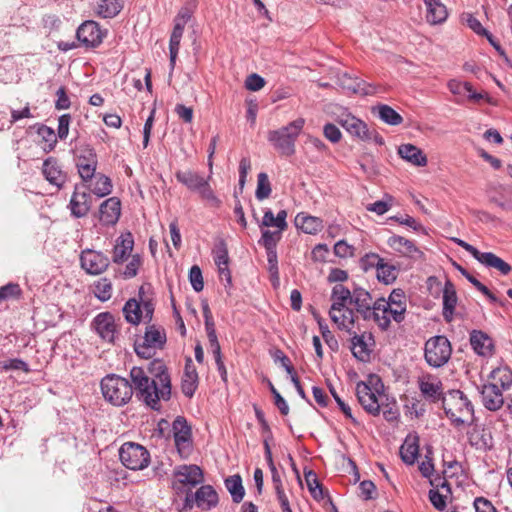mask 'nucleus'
<instances>
[{
    "mask_svg": "<svg viewBox=\"0 0 512 512\" xmlns=\"http://www.w3.org/2000/svg\"><path fill=\"white\" fill-rule=\"evenodd\" d=\"M153 377H149L141 367L130 370L136 397L154 410L159 409L161 400L168 401L171 397V379L167 368L160 361L152 363Z\"/></svg>",
    "mask_w": 512,
    "mask_h": 512,
    "instance_id": "nucleus-1",
    "label": "nucleus"
},
{
    "mask_svg": "<svg viewBox=\"0 0 512 512\" xmlns=\"http://www.w3.org/2000/svg\"><path fill=\"white\" fill-rule=\"evenodd\" d=\"M442 407L446 416L456 425L471 423L474 418V407L467 396L460 390H451L443 398Z\"/></svg>",
    "mask_w": 512,
    "mask_h": 512,
    "instance_id": "nucleus-2",
    "label": "nucleus"
},
{
    "mask_svg": "<svg viewBox=\"0 0 512 512\" xmlns=\"http://www.w3.org/2000/svg\"><path fill=\"white\" fill-rule=\"evenodd\" d=\"M104 399L113 406L122 407L130 402L134 389L126 379L116 374L106 375L100 383Z\"/></svg>",
    "mask_w": 512,
    "mask_h": 512,
    "instance_id": "nucleus-3",
    "label": "nucleus"
},
{
    "mask_svg": "<svg viewBox=\"0 0 512 512\" xmlns=\"http://www.w3.org/2000/svg\"><path fill=\"white\" fill-rule=\"evenodd\" d=\"M175 177L179 183L184 185L188 190L197 192L200 198L208 203L211 207L218 208L221 200L216 196L209 184V178H205L200 173L191 170H178Z\"/></svg>",
    "mask_w": 512,
    "mask_h": 512,
    "instance_id": "nucleus-4",
    "label": "nucleus"
},
{
    "mask_svg": "<svg viewBox=\"0 0 512 512\" xmlns=\"http://www.w3.org/2000/svg\"><path fill=\"white\" fill-rule=\"evenodd\" d=\"M305 124L303 118H298L288 125L277 130L270 131L268 134L269 142L280 154L291 156L295 153V142L301 133Z\"/></svg>",
    "mask_w": 512,
    "mask_h": 512,
    "instance_id": "nucleus-5",
    "label": "nucleus"
},
{
    "mask_svg": "<svg viewBox=\"0 0 512 512\" xmlns=\"http://www.w3.org/2000/svg\"><path fill=\"white\" fill-rule=\"evenodd\" d=\"M451 354V343L443 335L433 336L425 342L424 359L430 367H443L451 358Z\"/></svg>",
    "mask_w": 512,
    "mask_h": 512,
    "instance_id": "nucleus-6",
    "label": "nucleus"
},
{
    "mask_svg": "<svg viewBox=\"0 0 512 512\" xmlns=\"http://www.w3.org/2000/svg\"><path fill=\"white\" fill-rule=\"evenodd\" d=\"M119 457L122 464L131 470H142L150 462L148 450L142 445L133 442H126L121 446Z\"/></svg>",
    "mask_w": 512,
    "mask_h": 512,
    "instance_id": "nucleus-7",
    "label": "nucleus"
},
{
    "mask_svg": "<svg viewBox=\"0 0 512 512\" xmlns=\"http://www.w3.org/2000/svg\"><path fill=\"white\" fill-rule=\"evenodd\" d=\"M452 241L458 246L469 252L479 263L487 268H494L499 271L502 275H508L512 267L509 263L504 261L492 252H481L473 245L459 238H452Z\"/></svg>",
    "mask_w": 512,
    "mask_h": 512,
    "instance_id": "nucleus-8",
    "label": "nucleus"
},
{
    "mask_svg": "<svg viewBox=\"0 0 512 512\" xmlns=\"http://www.w3.org/2000/svg\"><path fill=\"white\" fill-rule=\"evenodd\" d=\"M75 165L78 174L84 183H88L96 173L98 157L94 148L82 145L75 150Z\"/></svg>",
    "mask_w": 512,
    "mask_h": 512,
    "instance_id": "nucleus-9",
    "label": "nucleus"
},
{
    "mask_svg": "<svg viewBox=\"0 0 512 512\" xmlns=\"http://www.w3.org/2000/svg\"><path fill=\"white\" fill-rule=\"evenodd\" d=\"M173 488L180 491L186 487L188 491L192 488L203 483L204 473L203 470L195 464H183L175 467Z\"/></svg>",
    "mask_w": 512,
    "mask_h": 512,
    "instance_id": "nucleus-10",
    "label": "nucleus"
},
{
    "mask_svg": "<svg viewBox=\"0 0 512 512\" xmlns=\"http://www.w3.org/2000/svg\"><path fill=\"white\" fill-rule=\"evenodd\" d=\"M332 305L329 310V316L340 330H345L351 333V328L354 327L355 313L352 309L347 307L349 301H339L331 299Z\"/></svg>",
    "mask_w": 512,
    "mask_h": 512,
    "instance_id": "nucleus-11",
    "label": "nucleus"
},
{
    "mask_svg": "<svg viewBox=\"0 0 512 512\" xmlns=\"http://www.w3.org/2000/svg\"><path fill=\"white\" fill-rule=\"evenodd\" d=\"M418 388L422 396L433 403L443 401V384L440 378L431 373H424L417 379Z\"/></svg>",
    "mask_w": 512,
    "mask_h": 512,
    "instance_id": "nucleus-12",
    "label": "nucleus"
},
{
    "mask_svg": "<svg viewBox=\"0 0 512 512\" xmlns=\"http://www.w3.org/2000/svg\"><path fill=\"white\" fill-rule=\"evenodd\" d=\"M92 207V196L81 184H76L71 195L68 208L74 218H83L88 215Z\"/></svg>",
    "mask_w": 512,
    "mask_h": 512,
    "instance_id": "nucleus-13",
    "label": "nucleus"
},
{
    "mask_svg": "<svg viewBox=\"0 0 512 512\" xmlns=\"http://www.w3.org/2000/svg\"><path fill=\"white\" fill-rule=\"evenodd\" d=\"M174 442L181 456H187L191 450V427L182 416L176 417L172 424Z\"/></svg>",
    "mask_w": 512,
    "mask_h": 512,
    "instance_id": "nucleus-14",
    "label": "nucleus"
},
{
    "mask_svg": "<svg viewBox=\"0 0 512 512\" xmlns=\"http://www.w3.org/2000/svg\"><path fill=\"white\" fill-rule=\"evenodd\" d=\"M81 267L91 275L103 273L109 266V258L102 252L91 249L82 251L80 255Z\"/></svg>",
    "mask_w": 512,
    "mask_h": 512,
    "instance_id": "nucleus-15",
    "label": "nucleus"
},
{
    "mask_svg": "<svg viewBox=\"0 0 512 512\" xmlns=\"http://www.w3.org/2000/svg\"><path fill=\"white\" fill-rule=\"evenodd\" d=\"M104 36L105 33L101 30L99 24L92 20L82 23L76 31L78 41L91 48L99 46Z\"/></svg>",
    "mask_w": 512,
    "mask_h": 512,
    "instance_id": "nucleus-16",
    "label": "nucleus"
},
{
    "mask_svg": "<svg viewBox=\"0 0 512 512\" xmlns=\"http://www.w3.org/2000/svg\"><path fill=\"white\" fill-rule=\"evenodd\" d=\"M350 304L354 305L356 312L360 314L364 320H372L375 314V301H373L371 294L366 289L354 287Z\"/></svg>",
    "mask_w": 512,
    "mask_h": 512,
    "instance_id": "nucleus-17",
    "label": "nucleus"
},
{
    "mask_svg": "<svg viewBox=\"0 0 512 512\" xmlns=\"http://www.w3.org/2000/svg\"><path fill=\"white\" fill-rule=\"evenodd\" d=\"M96 333L105 341L113 343L118 333L114 316L109 312L99 313L92 321Z\"/></svg>",
    "mask_w": 512,
    "mask_h": 512,
    "instance_id": "nucleus-18",
    "label": "nucleus"
},
{
    "mask_svg": "<svg viewBox=\"0 0 512 512\" xmlns=\"http://www.w3.org/2000/svg\"><path fill=\"white\" fill-rule=\"evenodd\" d=\"M380 306L384 307V304L387 307H391L394 310L392 311V318L395 322L401 323L405 319L406 310H407V299L404 291L400 288L393 289L390 293L388 299L379 298Z\"/></svg>",
    "mask_w": 512,
    "mask_h": 512,
    "instance_id": "nucleus-19",
    "label": "nucleus"
},
{
    "mask_svg": "<svg viewBox=\"0 0 512 512\" xmlns=\"http://www.w3.org/2000/svg\"><path fill=\"white\" fill-rule=\"evenodd\" d=\"M337 122L341 125L353 138L360 141L367 139V124L361 119L355 117L351 113L344 111L337 118Z\"/></svg>",
    "mask_w": 512,
    "mask_h": 512,
    "instance_id": "nucleus-20",
    "label": "nucleus"
},
{
    "mask_svg": "<svg viewBox=\"0 0 512 512\" xmlns=\"http://www.w3.org/2000/svg\"><path fill=\"white\" fill-rule=\"evenodd\" d=\"M356 396L363 409L372 416L379 415L378 393L373 392L371 387L360 381L356 384Z\"/></svg>",
    "mask_w": 512,
    "mask_h": 512,
    "instance_id": "nucleus-21",
    "label": "nucleus"
},
{
    "mask_svg": "<svg viewBox=\"0 0 512 512\" xmlns=\"http://www.w3.org/2000/svg\"><path fill=\"white\" fill-rule=\"evenodd\" d=\"M121 215V201L118 197L104 200L99 207V221L104 226H114Z\"/></svg>",
    "mask_w": 512,
    "mask_h": 512,
    "instance_id": "nucleus-22",
    "label": "nucleus"
},
{
    "mask_svg": "<svg viewBox=\"0 0 512 512\" xmlns=\"http://www.w3.org/2000/svg\"><path fill=\"white\" fill-rule=\"evenodd\" d=\"M388 246L400 255L412 259H421L423 252L411 240L393 234L387 240Z\"/></svg>",
    "mask_w": 512,
    "mask_h": 512,
    "instance_id": "nucleus-23",
    "label": "nucleus"
},
{
    "mask_svg": "<svg viewBox=\"0 0 512 512\" xmlns=\"http://www.w3.org/2000/svg\"><path fill=\"white\" fill-rule=\"evenodd\" d=\"M42 174L44 178L57 188H62L66 182L67 175L62 170L58 160L54 157H48L42 164Z\"/></svg>",
    "mask_w": 512,
    "mask_h": 512,
    "instance_id": "nucleus-24",
    "label": "nucleus"
},
{
    "mask_svg": "<svg viewBox=\"0 0 512 512\" xmlns=\"http://www.w3.org/2000/svg\"><path fill=\"white\" fill-rule=\"evenodd\" d=\"M481 398L484 407L490 411L499 410L504 404L502 390L497 384H485L481 388Z\"/></svg>",
    "mask_w": 512,
    "mask_h": 512,
    "instance_id": "nucleus-25",
    "label": "nucleus"
},
{
    "mask_svg": "<svg viewBox=\"0 0 512 512\" xmlns=\"http://www.w3.org/2000/svg\"><path fill=\"white\" fill-rule=\"evenodd\" d=\"M81 185L84 186V188L90 194L93 193L99 198L111 194L113 189L111 179L102 173H95L93 178H91V180H89L88 183L82 182Z\"/></svg>",
    "mask_w": 512,
    "mask_h": 512,
    "instance_id": "nucleus-26",
    "label": "nucleus"
},
{
    "mask_svg": "<svg viewBox=\"0 0 512 512\" xmlns=\"http://www.w3.org/2000/svg\"><path fill=\"white\" fill-rule=\"evenodd\" d=\"M470 344L475 351L480 356H490L493 353V341L492 339L484 332L479 330H473L470 333Z\"/></svg>",
    "mask_w": 512,
    "mask_h": 512,
    "instance_id": "nucleus-27",
    "label": "nucleus"
},
{
    "mask_svg": "<svg viewBox=\"0 0 512 512\" xmlns=\"http://www.w3.org/2000/svg\"><path fill=\"white\" fill-rule=\"evenodd\" d=\"M198 387V373L190 358L187 359L181 382V389L185 396L191 398Z\"/></svg>",
    "mask_w": 512,
    "mask_h": 512,
    "instance_id": "nucleus-28",
    "label": "nucleus"
},
{
    "mask_svg": "<svg viewBox=\"0 0 512 512\" xmlns=\"http://www.w3.org/2000/svg\"><path fill=\"white\" fill-rule=\"evenodd\" d=\"M399 156L412 165L423 167L427 165V157L423 151L413 144H402L398 147Z\"/></svg>",
    "mask_w": 512,
    "mask_h": 512,
    "instance_id": "nucleus-29",
    "label": "nucleus"
},
{
    "mask_svg": "<svg viewBox=\"0 0 512 512\" xmlns=\"http://www.w3.org/2000/svg\"><path fill=\"white\" fill-rule=\"evenodd\" d=\"M457 293L454 284L447 279L443 289V317L446 321H451L457 305Z\"/></svg>",
    "mask_w": 512,
    "mask_h": 512,
    "instance_id": "nucleus-30",
    "label": "nucleus"
},
{
    "mask_svg": "<svg viewBox=\"0 0 512 512\" xmlns=\"http://www.w3.org/2000/svg\"><path fill=\"white\" fill-rule=\"evenodd\" d=\"M134 240L131 233L121 235L117 240L113 250V262L120 264L123 263L131 251L133 250Z\"/></svg>",
    "mask_w": 512,
    "mask_h": 512,
    "instance_id": "nucleus-31",
    "label": "nucleus"
},
{
    "mask_svg": "<svg viewBox=\"0 0 512 512\" xmlns=\"http://www.w3.org/2000/svg\"><path fill=\"white\" fill-rule=\"evenodd\" d=\"M195 502L203 510H210L218 504V494L211 485H202L195 492Z\"/></svg>",
    "mask_w": 512,
    "mask_h": 512,
    "instance_id": "nucleus-32",
    "label": "nucleus"
},
{
    "mask_svg": "<svg viewBox=\"0 0 512 512\" xmlns=\"http://www.w3.org/2000/svg\"><path fill=\"white\" fill-rule=\"evenodd\" d=\"M295 224L304 233L312 235L317 234L324 227L322 219L319 217L306 215L304 213H299L296 216Z\"/></svg>",
    "mask_w": 512,
    "mask_h": 512,
    "instance_id": "nucleus-33",
    "label": "nucleus"
},
{
    "mask_svg": "<svg viewBox=\"0 0 512 512\" xmlns=\"http://www.w3.org/2000/svg\"><path fill=\"white\" fill-rule=\"evenodd\" d=\"M372 113L384 123L397 126L403 122V117L392 107L386 104H379L372 108Z\"/></svg>",
    "mask_w": 512,
    "mask_h": 512,
    "instance_id": "nucleus-34",
    "label": "nucleus"
},
{
    "mask_svg": "<svg viewBox=\"0 0 512 512\" xmlns=\"http://www.w3.org/2000/svg\"><path fill=\"white\" fill-rule=\"evenodd\" d=\"M351 351L354 357H356L358 360L366 362L370 359V349L368 348V345L365 341V334H357L356 331H353V328H351Z\"/></svg>",
    "mask_w": 512,
    "mask_h": 512,
    "instance_id": "nucleus-35",
    "label": "nucleus"
},
{
    "mask_svg": "<svg viewBox=\"0 0 512 512\" xmlns=\"http://www.w3.org/2000/svg\"><path fill=\"white\" fill-rule=\"evenodd\" d=\"M417 436H408L400 447V456L404 463L413 465L419 454V443Z\"/></svg>",
    "mask_w": 512,
    "mask_h": 512,
    "instance_id": "nucleus-36",
    "label": "nucleus"
},
{
    "mask_svg": "<svg viewBox=\"0 0 512 512\" xmlns=\"http://www.w3.org/2000/svg\"><path fill=\"white\" fill-rule=\"evenodd\" d=\"M427 6L426 19L430 24H439L446 20V7L437 0H424Z\"/></svg>",
    "mask_w": 512,
    "mask_h": 512,
    "instance_id": "nucleus-37",
    "label": "nucleus"
},
{
    "mask_svg": "<svg viewBox=\"0 0 512 512\" xmlns=\"http://www.w3.org/2000/svg\"><path fill=\"white\" fill-rule=\"evenodd\" d=\"M185 25L186 24H183V23H180V22H177L174 20V28H173L172 34L170 36V42H169L171 70H173L175 67L176 58L178 55L180 42H181V38H182V35L184 32Z\"/></svg>",
    "mask_w": 512,
    "mask_h": 512,
    "instance_id": "nucleus-38",
    "label": "nucleus"
},
{
    "mask_svg": "<svg viewBox=\"0 0 512 512\" xmlns=\"http://www.w3.org/2000/svg\"><path fill=\"white\" fill-rule=\"evenodd\" d=\"M143 340L155 349H161L166 343V334L163 328L149 325L146 327Z\"/></svg>",
    "mask_w": 512,
    "mask_h": 512,
    "instance_id": "nucleus-39",
    "label": "nucleus"
},
{
    "mask_svg": "<svg viewBox=\"0 0 512 512\" xmlns=\"http://www.w3.org/2000/svg\"><path fill=\"white\" fill-rule=\"evenodd\" d=\"M375 314L373 315L372 320L378 325L381 330H387L390 326L392 318V311L394 310L391 307H387L384 304V307L380 306V299L375 301Z\"/></svg>",
    "mask_w": 512,
    "mask_h": 512,
    "instance_id": "nucleus-40",
    "label": "nucleus"
},
{
    "mask_svg": "<svg viewBox=\"0 0 512 512\" xmlns=\"http://www.w3.org/2000/svg\"><path fill=\"white\" fill-rule=\"evenodd\" d=\"M123 313L127 322L133 325L139 324L143 319L139 298L129 299L123 307Z\"/></svg>",
    "mask_w": 512,
    "mask_h": 512,
    "instance_id": "nucleus-41",
    "label": "nucleus"
},
{
    "mask_svg": "<svg viewBox=\"0 0 512 512\" xmlns=\"http://www.w3.org/2000/svg\"><path fill=\"white\" fill-rule=\"evenodd\" d=\"M225 487L231 494V497L235 503H239L243 500L245 490L242 485V478L239 474H235L226 478Z\"/></svg>",
    "mask_w": 512,
    "mask_h": 512,
    "instance_id": "nucleus-42",
    "label": "nucleus"
},
{
    "mask_svg": "<svg viewBox=\"0 0 512 512\" xmlns=\"http://www.w3.org/2000/svg\"><path fill=\"white\" fill-rule=\"evenodd\" d=\"M343 88L361 95H372L375 93L374 86L363 80H359L357 78L353 79L351 77L345 78L343 81Z\"/></svg>",
    "mask_w": 512,
    "mask_h": 512,
    "instance_id": "nucleus-43",
    "label": "nucleus"
},
{
    "mask_svg": "<svg viewBox=\"0 0 512 512\" xmlns=\"http://www.w3.org/2000/svg\"><path fill=\"white\" fill-rule=\"evenodd\" d=\"M490 378L494 381L492 384L501 386V390H507L512 385V371L508 367H499L490 373Z\"/></svg>",
    "mask_w": 512,
    "mask_h": 512,
    "instance_id": "nucleus-44",
    "label": "nucleus"
},
{
    "mask_svg": "<svg viewBox=\"0 0 512 512\" xmlns=\"http://www.w3.org/2000/svg\"><path fill=\"white\" fill-rule=\"evenodd\" d=\"M123 6L118 0H101L97 13L103 18H113L120 13Z\"/></svg>",
    "mask_w": 512,
    "mask_h": 512,
    "instance_id": "nucleus-45",
    "label": "nucleus"
},
{
    "mask_svg": "<svg viewBox=\"0 0 512 512\" xmlns=\"http://www.w3.org/2000/svg\"><path fill=\"white\" fill-rule=\"evenodd\" d=\"M305 481L309 489V492L311 493L312 497L315 500L319 501L324 499L325 491L322 485L319 483L317 474L314 471L309 470L305 472Z\"/></svg>",
    "mask_w": 512,
    "mask_h": 512,
    "instance_id": "nucleus-46",
    "label": "nucleus"
},
{
    "mask_svg": "<svg viewBox=\"0 0 512 512\" xmlns=\"http://www.w3.org/2000/svg\"><path fill=\"white\" fill-rule=\"evenodd\" d=\"M397 275V268L394 265L385 262L382 258V262L377 269V279L384 284H391L396 280Z\"/></svg>",
    "mask_w": 512,
    "mask_h": 512,
    "instance_id": "nucleus-47",
    "label": "nucleus"
},
{
    "mask_svg": "<svg viewBox=\"0 0 512 512\" xmlns=\"http://www.w3.org/2000/svg\"><path fill=\"white\" fill-rule=\"evenodd\" d=\"M272 192L271 184L268 175L265 172H261L257 176V188L255 191V197L259 201H263L270 197Z\"/></svg>",
    "mask_w": 512,
    "mask_h": 512,
    "instance_id": "nucleus-48",
    "label": "nucleus"
},
{
    "mask_svg": "<svg viewBox=\"0 0 512 512\" xmlns=\"http://www.w3.org/2000/svg\"><path fill=\"white\" fill-rule=\"evenodd\" d=\"M268 272L270 274V280L274 288H277L280 284L279 269H278V257L277 251H266Z\"/></svg>",
    "mask_w": 512,
    "mask_h": 512,
    "instance_id": "nucleus-49",
    "label": "nucleus"
},
{
    "mask_svg": "<svg viewBox=\"0 0 512 512\" xmlns=\"http://www.w3.org/2000/svg\"><path fill=\"white\" fill-rule=\"evenodd\" d=\"M138 297L141 303L143 320L150 322L154 313V303L150 297L145 295L144 286L140 287Z\"/></svg>",
    "mask_w": 512,
    "mask_h": 512,
    "instance_id": "nucleus-50",
    "label": "nucleus"
},
{
    "mask_svg": "<svg viewBox=\"0 0 512 512\" xmlns=\"http://www.w3.org/2000/svg\"><path fill=\"white\" fill-rule=\"evenodd\" d=\"M94 294L101 301H107L112 296V283L107 278L99 279L94 286Z\"/></svg>",
    "mask_w": 512,
    "mask_h": 512,
    "instance_id": "nucleus-51",
    "label": "nucleus"
},
{
    "mask_svg": "<svg viewBox=\"0 0 512 512\" xmlns=\"http://www.w3.org/2000/svg\"><path fill=\"white\" fill-rule=\"evenodd\" d=\"M281 238V231L273 232L270 230L262 231L261 239L259 243L263 245L266 251H276L277 242Z\"/></svg>",
    "mask_w": 512,
    "mask_h": 512,
    "instance_id": "nucleus-52",
    "label": "nucleus"
},
{
    "mask_svg": "<svg viewBox=\"0 0 512 512\" xmlns=\"http://www.w3.org/2000/svg\"><path fill=\"white\" fill-rule=\"evenodd\" d=\"M22 290L17 283H8L0 288V302L12 299H19Z\"/></svg>",
    "mask_w": 512,
    "mask_h": 512,
    "instance_id": "nucleus-53",
    "label": "nucleus"
},
{
    "mask_svg": "<svg viewBox=\"0 0 512 512\" xmlns=\"http://www.w3.org/2000/svg\"><path fill=\"white\" fill-rule=\"evenodd\" d=\"M37 132L38 135L41 136L43 141L47 143V147H45L44 150L52 151L57 143V136L54 130L46 125H42L39 127Z\"/></svg>",
    "mask_w": 512,
    "mask_h": 512,
    "instance_id": "nucleus-54",
    "label": "nucleus"
},
{
    "mask_svg": "<svg viewBox=\"0 0 512 512\" xmlns=\"http://www.w3.org/2000/svg\"><path fill=\"white\" fill-rule=\"evenodd\" d=\"M389 220L396 221L400 225H405L416 232L425 233L424 226L419 221H417L415 218H413L409 215L392 216L389 218Z\"/></svg>",
    "mask_w": 512,
    "mask_h": 512,
    "instance_id": "nucleus-55",
    "label": "nucleus"
},
{
    "mask_svg": "<svg viewBox=\"0 0 512 512\" xmlns=\"http://www.w3.org/2000/svg\"><path fill=\"white\" fill-rule=\"evenodd\" d=\"M214 261L217 267L229 264L228 249L224 241H220L213 250Z\"/></svg>",
    "mask_w": 512,
    "mask_h": 512,
    "instance_id": "nucleus-56",
    "label": "nucleus"
},
{
    "mask_svg": "<svg viewBox=\"0 0 512 512\" xmlns=\"http://www.w3.org/2000/svg\"><path fill=\"white\" fill-rule=\"evenodd\" d=\"M189 280H190V283H191L193 289L196 292H200L203 290L204 282H203L202 271L199 268V266L194 265L191 267V269L189 271Z\"/></svg>",
    "mask_w": 512,
    "mask_h": 512,
    "instance_id": "nucleus-57",
    "label": "nucleus"
},
{
    "mask_svg": "<svg viewBox=\"0 0 512 512\" xmlns=\"http://www.w3.org/2000/svg\"><path fill=\"white\" fill-rule=\"evenodd\" d=\"M354 289L351 291L342 284H336L331 292V299H337L339 301H349L351 303Z\"/></svg>",
    "mask_w": 512,
    "mask_h": 512,
    "instance_id": "nucleus-58",
    "label": "nucleus"
},
{
    "mask_svg": "<svg viewBox=\"0 0 512 512\" xmlns=\"http://www.w3.org/2000/svg\"><path fill=\"white\" fill-rule=\"evenodd\" d=\"M141 264V256L139 254L133 255L125 267V270L123 272L124 277L127 279L135 277L138 273Z\"/></svg>",
    "mask_w": 512,
    "mask_h": 512,
    "instance_id": "nucleus-59",
    "label": "nucleus"
},
{
    "mask_svg": "<svg viewBox=\"0 0 512 512\" xmlns=\"http://www.w3.org/2000/svg\"><path fill=\"white\" fill-rule=\"evenodd\" d=\"M381 262L382 258L376 253L365 254L360 260L361 267L365 271H368L372 268H376L377 270Z\"/></svg>",
    "mask_w": 512,
    "mask_h": 512,
    "instance_id": "nucleus-60",
    "label": "nucleus"
},
{
    "mask_svg": "<svg viewBox=\"0 0 512 512\" xmlns=\"http://www.w3.org/2000/svg\"><path fill=\"white\" fill-rule=\"evenodd\" d=\"M354 247L344 240H339L334 245V253L340 258L352 257L354 255Z\"/></svg>",
    "mask_w": 512,
    "mask_h": 512,
    "instance_id": "nucleus-61",
    "label": "nucleus"
},
{
    "mask_svg": "<svg viewBox=\"0 0 512 512\" xmlns=\"http://www.w3.org/2000/svg\"><path fill=\"white\" fill-rule=\"evenodd\" d=\"M490 201L504 211L512 210V193H504L500 196H492Z\"/></svg>",
    "mask_w": 512,
    "mask_h": 512,
    "instance_id": "nucleus-62",
    "label": "nucleus"
},
{
    "mask_svg": "<svg viewBox=\"0 0 512 512\" xmlns=\"http://www.w3.org/2000/svg\"><path fill=\"white\" fill-rule=\"evenodd\" d=\"M136 354L143 359H150L154 356L156 349L145 342H136L134 346Z\"/></svg>",
    "mask_w": 512,
    "mask_h": 512,
    "instance_id": "nucleus-63",
    "label": "nucleus"
},
{
    "mask_svg": "<svg viewBox=\"0 0 512 512\" xmlns=\"http://www.w3.org/2000/svg\"><path fill=\"white\" fill-rule=\"evenodd\" d=\"M473 506L475 512H498L492 502L485 497H476Z\"/></svg>",
    "mask_w": 512,
    "mask_h": 512,
    "instance_id": "nucleus-64",
    "label": "nucleus"
}]
</instances>
